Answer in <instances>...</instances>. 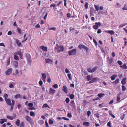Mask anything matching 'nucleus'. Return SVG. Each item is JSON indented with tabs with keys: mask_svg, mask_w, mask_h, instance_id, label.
<instances>
[{
	"mask_svg": "<svg viewBox=\"0 0 127 127\" xmlns=\"http://www.w3.org/2000/svg\"><path fill=\"white\" fill-rule=\"evenodd\" d=\"M113 61V59L111 57L110 58L109 57H107V62L108 64H111Z\"/></svg>",
	"mask_w": 127,
	"mask_h": 127,
	"instance_id": "5",
	"label": "nucleus"
},
{
	"mask_svg": "<svg viewBox=\"0 0 127 127\" xmlns=\"http://www.w3.org/2000/svg\"><path fill=\"white\" fill-rule=\"evenodd\" d=\"M120 67H122L125 69H126L127 68V65L125 64H124L123 66H120Z\"/></svg>",
	"mask_w": 127,
	"mask_h": 127,
	"instance_id": "35",
	"label": "nucleus"
},
{
	"mask_svg": "<svg viewBox=\"0 0 127 127\" xmlns=\"http://www.w3.org/2000/svg\"><path fill=\"white\" fill-rule=\"evenodd\" d=\"M111 123L110 122H109L107 123V126L109 127H111Z\"/></svg>",
	"mask_w": 127,
	"mask_h": 127,
	"instance_id": "51",
	"label": "nucleus"
},
{
	"mask_svg": "<svg viewBox=\"0 0 127 127\" xmlns=\"http://www.w3.org/2000/svg\"><path fill=\"white\" fill-rule=\"evenodd\" d=\"M105 32H107V33H109L111 35L114 34V32L112 30L106 31H105Z\"/></svg>",
	"mask_w": 127,
	"mask_h": 127,
	"instance_id": "15",
	"label": "nucleus"
},
{
	"mask_svg": "<svg viewBox=\"0 0 127 127\" xmlns=\"http://www.w3.org/2000/svg\"><path fill=\"white\" fill-rule=\"evenodd\" d=\"M78 48L80 49H81L82 48L86 50V51L87 52H88L89 50V48H88L83 44H79L78 45Z\"/></svg>",
	"mask_w": 127,
	"mask_h": 127,
	"instance_id": "4",
	"label": "nucleus"
},
{
	"mask_svg": "<svg viewBox=\"0 0 127 127\" xmlns=\"http://www.w3.org/2000/svg\"><path fill=\"white\" fill-rule=\"evenodd\" d=\"M120 100V94H118L117 95V100L118 101V102H120L121 101Z\"/></svg>",
	"mask_w": 127,
	"mask_h": 127,
	"instance_id": "25",
	"label": "nucleus"
},
{
	"mask_svg": "<svg viewBox=\"0 0 127 127\" xmlns=\"http://www.w3.org/2000/svg\"><path fill=\"white\" fill-rule=\"evenodd\" d=\"M95 115L98 118L99 117V114L98 113H96L95 114Z\"/></svg>",
	"mask_w": 127,
	"mask_h": 127,
	"instance_id": "58",
	"label": "nucleus"
},
{
	"mask_svg": "<svg viewBox=\"0 0 127 127\" xmlns=\"http://www.w3.org/2000/svg\"><path fill=\"white\" fill-rule=\"evenodd\" d=\"M69 97L71 99H72L74 97V95L73 94H71L69 96Z\"/></svg>",
	"mask_w": 127,
	"mask_h": 127,
	"instance_id": "48",
	"label": "nucleus"
},
{
	"mask_svg": "<svg viewBox=\"0 0 127 127\" xmlns=\"http://www.w3.org/2000/svg\"><path fill=\"white\" fill-rule=\"evenodd\" d=\"M98 68V67L97 66H95L92 69V73H93V72H94Z\"/></svg>",
	"mask_w": 127,
	"mask_h": 127,
	"instance_id": "33",
	"label": "nucleus"
},
{
	"mask_svg": "<svg viewBox=\"0 0 127 127\" xmlns=\"http://www.w3.org/2000/svg\"><path fill=\"white\" fill-rule=\"evenodd\" d=\"M15 40L16 44L18 46H20L21 45V43L17 39H16Z\"/></svg>",
	"mask_w": 127,
	"mask_h": 127,
	"instance_id": "24",
	"label": "nucleus"
},
{
	"mask_svg": "<svg viewBox=\"0 0 127 127\" xmlns=\"http://www.w3.org/2000/svg\"><path fill=\"white\" fill-rule=\"evenodd\" d=\"M28 105L29 107H32L33 105V104L32 103H29L28 104Z\"/></svg>",
	"mask_w": 127,
	"mask_h": 127,
	"instance_id": "60",
	"label": "nucleus"
},
{
	"mask_svg": "<svg viewBox=\"0 0 127 127\" xmlns=\"http://www.w3.org/2000/svg\"><path fill=\"white\" fill-rule=\"evenodd\" d=\"M25 118L26 120L30 123L31 122L32 120V118L28 116H25Z\"/></svg>",
	"mask_w": 127,
	"mask_h": 127,
	"instance_id": "11",
	"label": "nucleus"
},
{
	"mask_svg": "<svg viewBox=\"0 0 127 127\" xmlns=\"http://www.w3.org/2000/svg\"><path fill=\"white\" fill-rule=\"evenodd\" d=\"M105 94H99L98 95V96L100 98L101 97L103 96Z\"/></svg>",
	"mask_w": 127,
	"mask_h": 127,
	"instance_id": "40",
	"label": "nucleus"
},
{
	"mask_svg": "<svg viewBox=\"0 0 127 127\" xmlns=\"http://www.w3.org/2000/svg\"><path fill=\"white\" fill-rule=\"evenodd\" d=\"M53 87L55 88L56 89L58 87V86L57 84H55L53 86Z\"/></svg>",
	"mask_w": 127,
	"mask_h": 127,
	"instance_id": "57",
	"label": "nucleus"
},
{
	"mask_svg": "<svg viewBox=\"0 0 127 127\" xmlns=\"http://www.w3.org/2000/svg\"><path fill=\"white\" fill-rule=\"evenodd\" d=\"M56 46L55 47V49L58 53L63 51L64 50V47L62 46H59L58 44H56Z\"/></svg>",
	"mask_w": 127,
	"mask_h": 127,
	"instance_id": "2",
	"label": "nucleus"
},
{
	"mask_svg": "<svg viewBox=\"0 0 127 127\" xmlns=\"http://www.w3.org/2000/svg\"><path fill=\"white\" fill-rule=\"evenodd\" d=\"M86 78L87 81H89L92 80V77L90 75H88L87 76Z\"/></svg>",
	"mask_w": 127,
	"mask_h": 127,
	"instance_id": "14",
	"label": "nucleus"
},
{
	"mask_svg": "<svg viewBox=\"0 0 127 127\" xmlns=\"http://www.w3.org/2000/svg\"><path fill=\"white\" fill-rule=\"evenodd\" d=\"M39 84L40 86H42L43 84V82L42 81L40 80L39 82Z\"/></svg>",
	"mask_w": 127,
	"mask_h": 127,
	"instance_id": "63",
	"label": "nucleus"
},
{
	"mask_svg": "<svg viewBox=\"0 0 127 127\" xmlns=\"http://www.w3.org/2000/svg\"><path fill=\"white\" fill-rule=\"evenodd\" d=\"M0 124H3L4 123V122H6L7 121L6 119H2L0 120Z\"/></svg>",
	"mask_w": 127,
	"mask_h": 127,
	"instance_id": "17",
	"label": "nucleus"
},
{
	"mask_svg": "<svg viewBox=\"0 0 127 127\" xmlns=\"http://www.w3.org/2000/svg\"><path fill=\"white\" fill-rule=\"evenodd\" d=\"M40 49H42L43 50L45 51H47V48L46 47H45L44 46H41L40 47Z\"/></svg>",
	"mask_w": 127,
	"mask_h": 127,
	"instance_id": "13",
	"label": "nucleus"
},
{
	"mask_svg": "<svg viewBox=\"0 0 127 127\" xmlns=\"http://www.w3.org/2000/svg\"><path fill=\"white\" fill-rule=\"evenodd\" d=\"M97 78L96 77H95L93 78L92 80V82L94 83L97 81Z\"/></svg>",
	"mask_w": 127,
	"mask_h": 127,
	"instance_id": "37",
	"label": "nucleus"
},
{
	"mask_svg": "<svg viewBox=\"0 0 127 127\" xmlns=\"http://www.w3.org/2000/svg\"><path fill=\"white\" fill-rule=\"evenodd\" d=\"M94 6L96 11H98L99 10V6L98 5H94Z\"/></svg>",
	"mask_w": 127,
	"mask_h": 127,
	"instance_id": "29",
	"label": "nucleus"
},
{
	"mask_svg": "<svg viewBox=\"0 0 127 127\" xmlns=\"http://www.w3.org/2000/svg\"><path fill=\"white\" fill-rule=\"evenodd\" d=\"M19 126L20 127H24L25 126V123L23 122H21Z\"/></svg>",
	"mask_w": 127,
	"mask_h": 127,
	"instance_id": "26",
	"label": "nucleus"
},
{
	"mask_svg": "<svg viewBox=\"0 0 127 127\" xmlns=\"http://www.w3.org/2000/svg\"><path fill=\"white\" fill-rule=\"evenodd\" d=\"M10 57H9L7 60V64L6 65L7 66L8 65L10 64Z\"/></svg>",
	"mask_w": 127,
	"mask_h": 127,
	"instance_id": "31",
	"label": "nucleus"
},
{
	"mask_svg": "<svg viewBox=\"0 0 127 127\" xmlns=\"http://www.w3.org/2000/svg\"><path fill=\"white\" fill-rule=\"evenodd\" d=\"M3 97L5 101L8 105L11 106V111H12L14 108L13 106L15 104L14 100L12 99L11 100L12 102H11V100L10 98H7L8 97V95L5 93Z\"/></svg>",
	"mask_w": 127,
	"mask_h": 127,
	"instance_id": "1",
	"label": "nucleus"
},
{
	"mask_svg": "<svg viewBox=\"0 0 127 127\" xmlns=\"http://www.w3.org/2000/svg\"><path fill=\"white\" fill-rule=\"evenodd\" d=\"M59 16L60 18H61L63 16V13L62 12H60L59 13Z\"/></svg>",
	"mask_w": 127,
	"mask_h": 127,
	"instance_id": "61",
	"label": "nucleus"
},
{
	"mask_svg": "<svg viewBox=\"0 0 127 127\" xmlns=\"http://www.w3.org/2000/svg\"><path fill=\"white\" fill-rule=\"evenodd\" d=\"M45 62L47 63L52 64L53 63L52 61L50 59L48 58L45 60Z\"/></svg>",
	"mask_w": 127,
	"mask_h": 127,
	"instance_id": "8",
	"label": "nucleus"
},
{
	"mask_svg": "<svg viewBox=\"0 0 127 127\" xmlns=\"http://www.w3.org/2000/svg\"><path fill=\"white\" fill-rule=\"evenodd\" d=\"M27 35V34L26 33H25L24 35L23 38H24V40H22V42L23 43L25 42L27 39V38H26V36Z\"/></svg>",
	"mask_w": 127,
	"mask_h": 127,
	"instance_id": "21",
	"label": "nucleus"
},
{
	"mask_svg": "<svg viewBox=\"0 0 127 127\" xmlns=\"http://www.w3.org/2000/svg\"><path fill=\"white\" fill-rule=\"evenodd\" d=\"M109 114L111 115L113 118H115V116L113 114L111 113V111H110L109 112Z\"/></svg>",
	"mask_w": 127,
	"mask_h": 127,
	"instance_id": "41",
	"label": "nucleus"
},
{
	"mask_svg": "<svg viewBox=\"0 0 127 127\" xmlns=\"http://www.w3.org/2000/svg\"><path fill=\"white\" fill-rule=\"evenodd\" d=\"M17 30L18 32L20 34H21V30L19 28H17Z\"/></svg>",
	"mask_w": 127,
	"mask_h": 127,
	"instance_id": "59",
	"label": "nucleus"
},
{
	"mask_svg": "<svg viewBox=\"0 0 127 127\" xmlns=\"http://www.w3.org/2000/svg\"><path fill=\"white\" fill-rule=\"evenodd\" d=\"M101 32V31L100 29H98L97 32V33L98 34H100Z\"/></svg>",
	"mask_w": 127,
	"mask_h": 127,
	"instance_id": "64",
	"label": "nucleus"
},
{
	"mask_svg": "<svg viewBox=\"0 0 127 127\" xmlns=\"http://www.w3.org/2000/svg\"><path fill=\"white\" fill-rule=\"evenodd\" d=\"M9 87V88H14L13 85L11 83H10Z\"/></svg>",
	"mask_w": 127,
	"mask_h": 127,
	"instance_id": "43",
	"label": "nucleus"
},
{
	"mask_svg": "<svg viewBox=\"0 0 127 127\" xmlns=\"http://www.w3.org/2000/svg\"><path fill=\"white\" fill-rule=\"evenodd\" d=\"M85 7L86 9H87L88 7V3L87 2H86L85 5Z\"/></svg>",
	"mask_w": 127,
	"mask_h": 127,
	"instance_id": "49",
	"label": "nucleus"
},
{
	"mask_svg": "<svg viewBox=\"0 0 127 127\" xmlns=\"http://www.w3.org/2000/svg\"><path fill=\"white\" fill-rule=\"evenodd\" d=\"M27 59L28 62L30 63H31L32 61V58L30 55L29 54L27 55Z\"/></svg>",
	"mask_w": 127,
	"mask_h": 127,
	"instance_id": "7",
	"label": "nucleus"
},
{
	"mask_svg": "<svg viewBox=\"0 0 127 127\" xmlns=\"http://www.w3.org/2000/svg\"><path fill=\"white\" fill-rule=\"evenodd\" d=\"M30 115L31 116H33L35 115L34 113L32 111L30 113Z\"/></svg>",
	"mask_w": 127,
	"mask_h": 127,
	"instance_id": "45",
	"label": "nucleus"
},
{
	"mask_svg": "<svg viewBox=\"0 0 127 127\" xmlns=\"http://www.w3.org/2000/svg\"><path fill=\"white\" fill-rule=\"evenodd\" d=\"M67 116L69 118H71L72 117V115L71 113H68L67 115Z\"/></svg>",
	"mask_w": 127,
	"mask_h": 127,
	"instance_id": "50",
	"label": "nucleus"
},
{
	"mask_svg": "<svg viewBox=\"0 0 127 127\" xmlns=\"http://www.w3.org/2000/svg\"><path fill=\"white\" fill-rule=\"evenodd\" d=\"M46 76L45 73L42 74V78L44 83L46 82Z\"/></svg>",
	"mask_w": 127,
	"mask_h": 127,
	"instance_id": "9",
	"label": "nucleus"
},
{
	"mask_svg": "<svg viewBox=\"0 0 127 127\" xmlns=\"http://www.w3.org/2000/svg\"><path fill=\"white\" fill-rule=\"evenodd\" d=\"M70 103L71 104V106L73 108H75L76 106L74 100H71L70 101Z\"/></svg>",
	"mask_w": 127,
	"mask_h": 127,
	"instance_id": "12",
	"label": "nucleus"
},
{
	"mask_svg": "<svg viewBox=\"0 0 127 127\" xmlns=\"http://www.w3.org/2000/svg\"><path fill=\"white\" fill-rule=\"evenodd\" d=\"M126 77H124L121 82V83L123 85L125 84L126 83Z\"/></svg>",
	"mask_w": 127,
	"mask_h": 127,
	"instance_id": "18",
	"label": "nucleus"
},
{
	"mask_svg": "<svg viewBox=\"0 0 127 127\" xmlns=\"http://www.w3.org/2000/svg\"><path fill=\"white\" fill-rule=\"evenodd\" d=\"M15 98H21V95L20 94H17L15 95Z\"/></svg>",
	"mask_w": 127,
	"mask_h": 127,
	"instance_id": "39",
	"label": "nucleus"
},
{
	"mask_svg": "<svg viewBox=\"0 0 127 127\" xmlns=\"http://www.w3.org/2000/svg\"><path fill=\"white\" fill-rule=\"evenodd\" d=\"M118 63L120 65H121L123 64V63L122 61H118Z\"/></svg>",
	"mask_w": 127,
	"mask_h": 127,
	"instance_id": "53",
	"label": "nucleus"
},
{
	"mask_svg": "<svg viewBox=\"0 0 127 127\" xmlns=\"http://www.w3.org/2000/svg\"><path fill=\"white\" fill-rule=\"evenodd\" d=\"M49 123L50 125H52L53 124V121L51 119H49Z\"/></svg>",
	"mask_w": 127,
	"mask_h": 127,
	"instance_id": "36",
	"label": "nucleus"
},
{
	"mask_svg": "<svg viewBox=\"0 0 127 127\" xmlns=\"http://www.w3.org/2000/svg\"><path fill=\"white\" fill-rule=\"evenodd\" d=\"M93 42L95 44V46H97V43L94 38L93 39Z\"/></svg>",
	"mask_w": 127,
	"mask_h": 127,
	"instance_id": "56",
	"label": "nucleus"
},
{
	"mask_svg": "<svg viewBox=\"0 0 127 127\" xmlns=\"http://www.w3.org/2000/svg\"><path fill=\"white\" fill-rule=\"evenodd\" d=\"M67 76L69 78V79L71 80L72 79V78L71 77V74H68L67 75Z\"/></svg>",
	"mask_w": 127,
	"mask_h": 127,
	"instance_id": "46",
	"label": "nucleus"
},
{
	"mask_svg": "<svg viewBox=\"0 0 127 127\" xmlns=\"http://www.w3.org/2000/svg\"><path fill=\"white\" fill-rule=\"evenodd\" d=\"M122 90L123 91H125L126 90V88L125 86L123 85L122 86Z\"/></svg>",
	"mask_w": 127,
	"mask_h": 127,
	"instance_id": "62",
	"label": "nucleus"
},
{
	"mask_svg": "<svg viewBox=\"0 0 127 127\" xmlns=\"http://www.w3.org/2000/svg\"><path fill=\"white\" fill-rule=\"evenodd\" d=\"M13 64L15 67H17L18 65V62L16 61H14L13 62Z\"/></svg>",
	"mask_w": 127,
	"mask_h": 127,
	"instance_id": "20",
	"label": "nucleus"
},
{
	"mask_svg": "<svg viewBox=\"0 0 127 127\" xmlns=\"http://www.w3.org/2000/svg\"><path fill=\"white\" fill-rule=\"evenodd\" d=\"M127 24V23L123 24H121L119 26V27L120 28V27H124V26H125Z\"/></svg>",
	"mask_w": 127,
	"mask_h": 127,
	"instance_id": "55",
	"label": "nucleus"
},
{
	"mask_svg": "<svg viewBox=\"0 0 127 127\" xmlns=\"http://www.w3.org/2000/svg\"><path fill=\"white\" fill-rule=\"evenodd\" d=\"M46 107H48L49 108H50V107L46 103H45L42 106V108H46Z\"/></svg>",
	"mask_w": 127,
	"mask_h": 127,
	"instance_id": "30",
	"label": "nucleus"
},
{
	"mask_svg": "<svg viewBox=\"0 0 127 127\" xmlns=\"http://www.w3.org/2000/svg\"><path fill=\"white\" fill-rule=\"evenodd\" d=\"M87 70V71L90 73H92V69L91 68H88Z\"/></svg>",
	"mask_w": 127,
	"mask_h": 127,
	"instance_id": "47",
	"label": "nucleus"
},
{
	"mask_svg": "<svg viewBox=\"0 0 127 127\" xmlns=\"http://www.w3.org/2000/svg\"><path fill=\"white\" fill-rule=\"evenodd\" d=\"M14 59L18 61L19 60V58L16 55H14Z\"/></svg>",
	"mask_w": 127,
	"mask_h": 127,
	"instance_id": "34",
	"label": "nucleus"
},
{
	"mask_svg": "<svg viewBox=\"0 0 127 127\" xmlns=\"http://www.w3.org/2000/svg\"><path fill=\"white\" fill-rule=\"evenodd\" d=\"M22 54V53L21 52V51H18L17 52H15L14 53V54L15 55H19V56L21 55Z\"/></svg>",
	"mask_w": 127,
	"mask_h": 127,
	"instance_id": "23",
	"label": "nucleus"
},
{
	"mask_svg": "<svg viewBox=\"0 0 127 127\" xmlns=\"http://www.w3.org/2000/svg\"><path fill=\"white\" fill-rule=\"evenodd\" d=\"M38 123L39 125H41L43 124L44 123V122L42 120H40L38 121Z\"/></svg>",
	"mask_w": 127,
	"mask_h": 127,
	"instance_id": "28",
	"label": "nucleus"
},
{
	"mask_svg": "<svg viewBox=\"0 0 127 127\" xmlns=\"http://www.w3.org/2000/svg\"><path fill=\"white\" fill-rule=\"evenodd\" d=\"M90 123L88 122H85L83 123V125L84 126H85L86 127H88L90 125Z\"/></svg>",
	"mask_w": 127,
	"mask_h": 127,
	"instance_id": "19",
	"label": "nucleus"
},
{
	"mask_svg": "<svg viewBox=\"0 0 127 127\" xmlns=\"http://www.w3.org/2000/svg\"><path fill=\"white\" fill-rule=\"evenodd\" d=\"M119 81V79L118 78H117L115 81L113 82V83H115V84H117L118 83Z\"/></svg>",
	"mask_w": 127,
	"mask_h": 127,
	"instance_id": "42",
	"label": "nucleus"
},
{
	"mask_svg": "<svg viewBox=\"0 0 127 127\" xmlns=\"http://www.w3.org/2000/svg\"><path fill=\"white\" fill-rule=\"evenodd\" d=\"M116 77V76L115 75H113L111 77V80L112 81L114 80H115Z\"/></svg>",
	"mask_w": 127,
	"mask_h": 127,
	"instance_id": "27",
	"label": "nucleus"
},
{
	"mask_svg": "<svg viewBox=\"0 0 127 127\" xmlns=\"http://www.w3.org/2000/svg\"><path fill=\"white\" fill-rule=\"evenodd\" d=\"M123 10H127V4H125L124 5V7L122 8Z\"/></svg>",
	"mask_w": 127,
	"mask_h": 127,
	"instance_id": "38",
	"label": "nucleus"
},
{
	"mask_svg": "<svg viewBox=\"0 0 127 127\" xmlns=\"http://www.w3.org/2000/svg\"><path fill=\"white\" fill-rule=\"evenodd\" d=\"M64 92L66 93H67V87L66 86H64Z\"/></svg>",
	"mask_w": 127,
	"mask_h": 127,
	"instance_id": "52",
	"label": "nucleus"
},
{
	"mask_svg": "<svg viewBox=\"0 0 127 127\" xmlns=\"http://www.w3.org/2000/svg\"><path fill=\"white\" fill-rule=\"evenodd\" d=\"M49 91V94H53L56 92L55 90H54L51 88H50Z\"/></svg>",
	"mask_w": 127,
	"mask_h": 127,
	"instance_id": "10",
	"label": "nucleus"
},
{
	"mask_svg": "<svg viewBox=\"0 0 127 127\" xmlns=\"http://www.w3.org/2000/svg\"><path fill=\"white\" fill-rule=\"evenodd\" d=\"M20 120L19 119H18L15 122V124L17 126H19L20 124Z\"/></svg>",
	"mask_w": 127,
	"mask_h": 127,
	"instance_id": "22",
	"label": "nucleus"
},
{
	"mask_svg": "<svg viewBox=\"0 0 127 127\" xmlns=\"http://www.w3.org/2000/svg\"><path fill=\"white\" fill-rule=\"evenodd\" d=\"M19 72L18 71L17 69H16L15 71L13 73V75H19Z\"/></svg>",
	"mask_w": 127,
	"mask_h": 127,
	"instance_id": "16",
	"label": "nucleus"
},
{
	"mask_svg": "<svg viewBox=\"0 0 127 127\" xmlns=\"http://www.w3.org/2000/svg\"><path fill=\"white\" fill-rule=\"evenodd\" d=\"M12 68H9L5 72L6 75H10L12 73Z\"/></svg>",
	"mask_w": 127,
	"mask_h": 127,
	"instance_id": "6",
	"label": "nucleus"
},
{
	"mask_svg": "<svg viewBox=\"0 0 127 127\" xmlns=\"http://www.w3.org/2000/svg\"><path fill=\"white\" fill-rule=\"evenodd\" d=\"M91 114V111L90 110H88L87 112V114L88 117H89Z\"/></svg>",
	"mask_w": 127,
	"mask_h": 127,
	"instance_id": "44",
	"label": "nucleus"
},
{
	"mask_svg": "<svg viewBox=\"0 0 127 127\" xmlns=\"http://www.w3.org/2000/svg\"><path fill=\"white\" fill-rule=\"evenodd\" d=\"M93 28L94 29L97 30L98 29L99 26L98 25L95 24V25H94L93 26Z\"/></svg>",
	"mask_w": 127,
	"mask_h": 127,
	"instance_id": "32",
	"label": "nucleus"
},
{
	"mask_svg": "<svg viewBox=\"0 0 127 127\" xmlns=\"http://www.w3.org/2000/svg\"><path fill=\"white\" fill-rule=\"evenodd\" d=\"M76 50L75 49H74L68 51V54L69 56H74L76 55Z\"/></svg>",
	"mask_w": 127,
	"mask_h": 127,
	"instance_id": "3",
	"label": "nucleus"
},
{
	"mask_svg": "<svg viewBox=\"0 0 127 127\" xmlns=\"http://www.w3.org/2000/svg\"><path fill=\"white\" fill-rule=\"evenodd\" d=\"M65 101L66 103H68L70 101V100L69 99V98L68 97H66V99Z\"/></svg>",
	"mask_w": 127,
	"mask_h": 127,
	"instance_id": "54",
	"label": "nucleus"
}]
</instances>
